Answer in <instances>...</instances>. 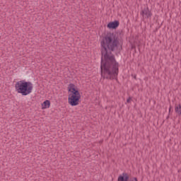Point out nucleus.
I'll use <instances>...</instances> for the list:
<instances>
[{"label":"nucleus","mask_w":181,"mask_h":181,"mask_svg":"<svg viewBox=\"0 0 181 181\" xmlns=\"http://www.w3.org/2000/svg\"><path fill=\"white\" fill-rule=\"evenodd\" d=\"M101 76L107 80H117L119 66L111 52L118 49L119 38L114 33L108 34L101 42Z\"/></svg>","instance_id":"1"},{"label":"nucleus","mask_w":181,"mask_h":181,"mask_svg":"<svg viewBox=\"0 0 181 181\" xmlns=\"http://www.w3.org/2000/svg\"><path fill=\"white\" fill-rule=\"evenodd\" d=\"M16 91L22 95H29L33 91V84L25 81H18L16 85Z\"/></svg>","instance_id":"2"},{"label":"nucleus","mask_w":181,"mask_h":181,"mask_svg":"<svg viewBox=\"0 0 181 181\" xmlns=\"http://www.w3.org/2000/svg\"><path fill=\"white\" fill-rule=\"evenodd\" d=\"M80 98H81L80 92L76 91L75 93L69 95L68 103L72 107H76V105L80 104Z\"/></svg>","instance_id":"3"},{"label":"nucleus","mask_w":181,"mask_h":181,"mask_svg":"<svg viewBox=\"0 0 181 181\" xmlns=\"http://www.w3.org/2000/svg\"><path fill=\"white\" fill-rule=\"evenodd\" d=\"M141 15L143 18L148 19L152 16V13L149 11V8L146 7L141 11Z\"/></svg>","instance_id":"4"},{"label":"nucleus","mask_w":181,"mask_h":181,"mask_svg":"<svg viewBox=\"0 0 181 181\" xmlns=\"http://www.w3.org/2000/svg\"><path fill=\"white\" fill-rule=\"evenodd\" d=\"M118 26H119V21H117L110 22L107 24V28L109 29H117Z\"/></svg>","instance_id":"5"},{"label":"nucleus","mask_w":181,"mask_h":181,"mask_svg":"<svg viewBox=\"0 0 181 181\" xmlns=\"http://www.w3.org/2000/svg\"><path fill=\"white\" fill-rule=\"evenodd\" d=\"M68 91L71 93V94H74V93H76V91H78L77 89H76V85L73 83H70L68 86Z\"/></svg>","instance_id":"6"},{"label":"nucleus","mask_w":181,"mask_h":181,"mask_svg":"<svg viewBox=\"0 0 181 181\" xmlns=\"http://www.w3.org/2000/svg\"><path fill=\"white\" fill-rule=\"evenodd\" d=\"M129 179V176H128V174L124 173L122 175H119L118 177V181H128Z\"/></svg>","instance_id":"7"},{"label":"nucleus","mask_w":181,"mask_h":181,"mask_svg":"<svg viewBox=\"0 0 181 181\" xmlns=\"http://www.w3.org/2000/svg\"><path fill=\"white\" fill-rule=\"evenodd\" d=\"M175 112L178 115H181V104L175 105Z\"/></svg>","instance_id":"8"},{"label":"nucleus","mask_w":181,"mask_h":181,"mask_svg":"<svg viewBox=\"0 0 181 181\" xmlns=\"http://www.w3.org/2000/svg\"><path fill=\"white\" fill-rule=\"evenodd\" d=\"M42 110H45L46 108L50 107V100H45L42 105Z\"/></svg>","instance_id":"9"},{"label":"nucleus","mask_w":181,"mask_h":181,"mask_svg":"<svg viewBox=\"0 0 181 181\" xmlns=\"http://www.w3.org/2000/svg\"><path fill=\"white\" fill-rule=\"evenodd\" d=\"M127 103H131V98H129L127 100Z\"/></svg>","instance_id":"10"},{"label":"nucleus","mask_w":181,"mask_h":181,"mask_svg":"<svg viewBox=\"0 0 181 181\" xmlns=\"http://www.w3.org/2000/svg\"><path fill=\"white\" fill-rule=\"evenodd\" d=\"M131 181H138V179L136 177H134Z\"/></svg>","instance_id":"11"}]
</instances>
